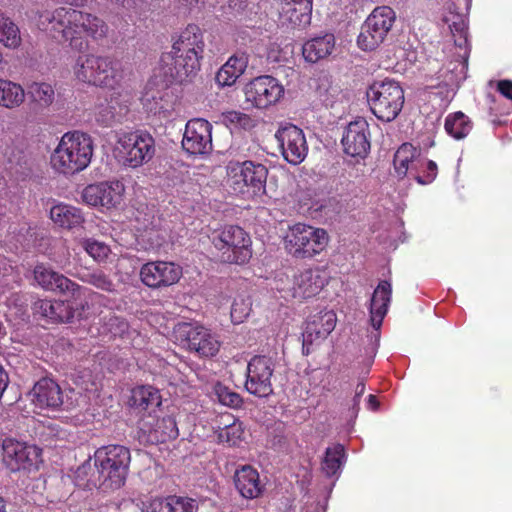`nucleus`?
<instances>
[{
    "mask_svg": "<svg viewBox=\"0 0 512 512\" xmlns=\"http://www.w3.org/2000/svg\"><path fill=\"white\" fill-rule=\"evenodd\" d=\"M37 25L55 40L69 42L77 50L87 47L85 38L98 42L105 39L109 32V26L102 18L64 7L40 13Z\"/></svg>",
    "mask_w": 512,
    "mask_h": 512,
    "instance_id": "f257e3e1",
    "label": "nucleus"
},
{
    "mask_svg": "<svg viewBox=\"0 0 512 512\" xmlns=\"http://www.w3.org/2000/svg\"><path fill=\"white\" fill-rule=\"evenodd\" d=\"M79 466L75 472L77 485L91 489L98 487L103 491L120 489L126 482L131 462L130 450L122 445H107L98 448L93 456Z\"/></svg>",
    "mask_w": 512,
    "mask_h": 512,
    "instance_id": "f03ea898",
    "label": "nucleus"
},
{
    "mask_svg": "<svg viewBox=\"0 0 512 512\" xmlns=\"http://www.w3.org/2000/svg\"><path fill=\"white\" fill-rule=\"evenodd\" d=\"M205 43L201 29L190 24L172 37L170 51L160 57V71L166 82L190 81L200 70Z\"/></svg>",
    "mask_w": 512,
    "mask_h": 512,
    "instance_id": "7ed1b4c3",
    "label": "nucleus"
},
{
    "mask_svg": "<svg viewBox=\"0 0 512 512\" xmlns=\"http://www.w3.org/2000/svg\"><path fill=\"white\" fill-rule=\"evenodd\" d=\"M469 0H458V3H452L445 9L442 21L450 30L454 39L453 60H451L445 70L440 71L439 78L446 88L454 89L466 79L468 57L470 54V45L468 42V27L466 16L463 11H455V8H468Z\"/></svg>",
    "mask_w": 512,
    "mask_h": 512,
    "instance_id": "20e7f679",
    "label": "nucleus"
},
{
    "mask_svg": "<svg viewBox=\"0 0 512 512\" xmlns=\"http://www.w3.org/2000/svg\"><path fill=\"white\" fill-rule=\"evenodd\" d=\"M95 143L91 135L80 130L64 133L50 155L51 168L58 174L73 176L91 163Z\"/></svg>",
    "mask_w": 512,
    "mask_h": 512,
    "instance_id": "39448f33",
    "label": "nucleus"
},
{
    "mask_svg": "<svg viewBox=\"0 0 512 512\" xmlns=\"http://www.w3.org/2000/svg\"><path fill=\"white\" fill-rule=\"evenodd\" d=\"M74 74L84 83L114 90L123 79V68L113 56L87 54L78 57Z\"/></svg>",
    "mask_w": 512,
    "mask_h": 512,
    "instance_id": "423d86ee",
    "label": "nucleus"
},
{
    "mask_svg": "<svg viewBox=\"0 0 512 512\" xmlns=\"http://www.w3.org/2000/svg\"><path fill=\"white\" fill-rule=\"evenodd\" d=\"M155 152V139L146 131L116 133L115 153L119 161L126 167H141L153 159Z\"/></svg>",
    "mask_w": 512,
    "mask_h": 512,
    "instance_id": "0eeeda50",
    "label": "nucleus"
},
{
    "mask_svg": "<svg viewBox=\"0 0 512 512\" xmlns=\"http://www.w3.org/2000/svg\"><path fill=\"white\" fill-rule=\"evenodd\" d=\"M366 94L372 113L383 122L393 121L403 108L404 91L394 80L375 82Z\"/></svg>",
    "mask_w": 512,
    "mask_h": 512,
    "instance_id": "6e6552de",
    "label": "nucleus"
},
{
    "mask_svg": "<svg viewBox=\"0 0 512 512\" xmlns=\"http://www.w3.org/2000/svg\"><path fill=\"white\" fill-rule=\"evenodd\" d=\"M268 169L253 161L234 162L227 166V183L235 194L249 197L265 193Z\"/></svg>",
    "mask_w": 512,
    "mask_h": 512,
    "instance_id": "1a4fd4ad",
    "label": "nucleus"
},
{
    "mask_svg": "<svg viewBox=\"0 0 512 512\" xmlns=\"http://www.w3.org/2000/svg\"><path fill=\"white\" fill-rule=\"evenodd\" d=\"M393 163L399 178H412L422 185L433 182L437 176L436 163L423 157L410 143H404L397 149Z\"/></svg>",
    "mask_w": 512,
    "mask_h": 512,
    "instance_id": "9d476101",
    "label": "nucleus"
},
{
    "mask_svg": "<svg viewBox=\"0 0 512 512\" xmlns=\"http://www.w3.org/2000/svg\"><path fill=\"white\" fill-rule=\"evenodd\" d=\"M328 239L324 229L296 223L289 227L285 236V247L295 257L310 258L326 248Z\"/></svg>",
    "mask_w": 512,
    "mask_h": 512,
    "instance_id": "9b49d317",
    "label": "nucleus"
},
{
    "mask_svg": "<svg viewBox=\"0 0 512 512\" xmlns=\"http://www.w3.org/2000/svg\"><path fill=\"white\" fill-rule=\"evenodd\" d=\"M212 242L223 262L245 264L252 257L251 238L240 226L224 227L213 237Z\"/></svg>",
    "mask_w": 512,
    "mask_h": 512,
    "instance_id": "f8f14e48",
    "label": "nucleus"
},
{
    "mask_svg": "<svg viewBox=\"0 0 512 512\" xmlns=\"http://www.w3.org/2000/svg\"><path fill=\"white\" fill-rule=\"evenodd\" d=\"M177 341L201 358H212L221 347L219 336L211 329L196 323L181 322L174 327Z\"/></svg>",
    "mask_w": 512,
    "mask_h": 512,
    "instance_id": "ddd939ff",
    "label": "nucleus"
},
{
    "mask_svg": "<svg viewBox=\"0 0 512 512\" xmlns=\"http://www.w3.org/2000/svg\"><path fill=\"white\" fill-rule=\"evenodd\" d=\"M396 21L395 11L386 5L372 10L361 25L357 46L362 51H373L387 38Z\"/></svg>",
    "mask_w": 512,
    "mask_h": 512,
    "instance_id": "4468645a",
    "label": "nucleus"
},
{
    "mask_svg": "<svg viewBox=\"0 0 512 512\" xmlns=\"http://www.w3.org/2000/svg\"><path fill=\"white\" fill-rule=\"evenodd\" d=\"M329 275L325 269H306L294 277L290 284L288 279L275 280V289L285 300L293 298L307 299L316 296L328 283Z\"/></svg>",
    "mask_w": 512,
    "mask_h": 512,
    "instance_id": "2eb2a0df",
    "label": "nucleus"
},
{
    "mask_svg": "<svg viewBox=\"0 0 512 512\" xmlns=\"http://www.w3.org/2000/svg\"><path fill=\"white\" fill-rule=\"evenodd\" d=\"M245 101L251 107L268 109L284 97L283 84L271 75H261L250 80L243 89Z\"/></svg>",
    "mask_w": 512,
    "mask_h": 512,
    "instance_id": "dca6fc26",
    "label": "nucleus"
},
{
    "mask_svg": "<svg viewBox=\"0 0 512 512\" xmlns=\"http://www.w3.org/2000/svg\"><path fill=\"white\" fill-rule=\"evenodd\" d=\"M124 195V183L114 179L86 186L82 192V200L89 206L109 211L122 206Z\"/></svg>",
    "mask_w": 512,
    "mask_h": 512,
    "instance_id": "f3484780",
    "label": "nucleus"
},
{
    "mask_svg": "<svg viewBox=\"0 0 512 512\" xmlns=\"http://www.w3.org/2000/svg\"><path fill=\"white\" fill-rule=\"evenodd\" d=\"M40 456L41 450L35 445L10 438L3 441V462L12 472L36 470L41 462Z\"/></svg>",
    "mask_w": 512,
    "mask_h": 512,
    "instance_id": "a211bd4d",
    "label": "nucleus"
},
{
    "mask_svg": "<svg viewBox=\"0 0 512 512\" xmlns=\"http://www.w3.org/2000/svg\"><path fill=\"white\" fill-rule=\"evenodd\" d=\"M273 371L274 363L270 357L254 356L247 365L246 390L257 397H267L272 394Z\"/></svg>",
    "mask_w": 512,
    "mask_h": 512,
    "instance_id": "6ab92c4d",
    "label": "nucleus"
},
{
    "mask_svg": "<svg viewBox=\"0 0 512 512\" xmlns=\"http://www.w3.org/2000/svg\"><path fill=\"white\" fill-rule=\"evenodd\" d=\"M283 158L292 165L302 163L308 154V145L302 129L285 124L275 133Z\"/></svg>",
    "mask_w": 512,
    "mask_h": 512,
    "instance_id": "aec40b11",
    "label": "nucleus"
},
{
    "mask_svg": "<svg viewBox=\"0 0 512 512\" xmlns=\"http://www.w3.org/2000/svg\"><path fill=\"white\" fill-rule=\"evenodd\" d=\"M154 81H149L142 96V104L148 114L160 121L169 120L175 111L176 97L166 86L154 87Z\"/></svg>",
    "mask_w": 512,
    "mask_h": 512,
    "instance_id": "412c9836",
    "label": "nucleus"
},
{
    "mask_svg": "<svg viewBox=\"0 0 512 512\" xmlns=\"http://www.w3.org/2000/svg\"><path fill=\"white\" fill-rule=\"evenodd\" d=\"M212 125L205 119L195 118L187 122L182 146L192 155L207 154L212 149Z\"/></svg>",
    "mask_w": 512,
    "mask_h": 512,
    "instance_id": "4be33fe9",
    "label": "nucleus"
},
{
    "mask_svg": "<svg viewBox=\"0 0 512 512\" xmlns=\"http://www.w3.org/2000/svg\"><path fill=\"white\" fill-rule=\"evenodd\" d=\"M182 268L174 262L153 261L144 264L140 270L142 282L150 288L168 287L177 283Z\"/></svg>",
    "mask_w": 512,
    "mask_h": 512,
    "instance_id": "5701e85b",
    "label": "nucleus"
},
{
    "mask_svg": "<svg viewBox=\"0 0 512 512\" xmlns=\"http://www.w3.org/2000/svg\"><path fill=\"white\" fill-rule=\"evenodd\" d=\"M369 125L364 118L350 122L344 130L341 143L345 154L364 158L370 149Z\"/></svg>",
    "mask_w": 512,
    "mask_h": 512,
    "instance_id": "b1692460",
    "label": "nucleus"
},
{
    "mask_svg": "<svg viewBox=\"0 0 512 512\" xmlns=\"http://www.w3.org/2000/svg\"><path fill=\"white\" fill-rule=\"evenodd\" d=\"M130 96L123 92H113L109 98L100 101L96 106V120L103 126L109 127L121 122L127 114Z\"/></svg>",
    "mask_w": 512,
    "mask_h": 512,
    "instance_id": "393cba45",
    "label": "nucleus"
},
{
    "mask_svg": "<svg viewBox=\"0 0 512 512\" xmlns=\"http://www.w3.org/2000/svg\"><path fill=\"white\" fill-rule=\"evenodd\" d=\"M34 278L44 289L59 292H71L73 296H85L86 288H82L67 277L54 271L44 264L34 268Z\"/></svg>",
    "mask_w": 512,
    "mask_h": 512,
    "instance_id": "a878e982",
    "label": "nucleus"
},
{
    "mask_svg": "<svg viewBox=\"0 0 512 512\" xmlns=\"http://www.w3.org/2000/svg\"><path fill=\"white\" fill-rule=\"evenodd\" d=\"M336 315L332 311L324 312L308 320L302 334L303 352L308 354L310 346L315 342L325 339L335 328Z\"/></svg>",
    "mask_w": 512,
    "mask_h": 512,
    "instance_id": "bb28decb",
    "label": "nucleus"
},
{
    "mask_svg": "<svg viewBox=\"0 0 512 512\" xmlns=\"http://www.w3.org/2000/svg\"><path fill=\"white\" fill-rule=\"evenodd\" d=\"M31 400L38 408L58 409L64 405L63 392L56 381L42 378L37 381L30 393Z\"/></svg>",
    "mask_w": 512,
    "mask_h": 512,
    "instance_id": "cd10ccee",
    "label": "nucleus"
},
{
    "mask_svg": "<svg viewBox=\"0 0 512 512\" xmlns=\"http://www.w3.org/2000/svg\"><path fill=\"white\" fill-rule=\"evenodd\" d=\"M392 287L388 281H381L375 288L369 305L370 323L375 330L382 326L391 302Z\"/></svg>",
    "mask_w": 512,
    "mask_h": 512,
    "instance_id": "c85d7f7f",
    "label": "nucleus"
},
{
    "mask_svg": "<svg viewBox=\"0 0 512 512\" xmlns=\"http://www.w3.org/2000/svg\"><path fill=\"white\" fill-rule=\"evenodd\" d=\"M33 311L51 322H69L75 316L70 303L62 300L39 299L34 302Z\"/></svg>",
    "mask_w": 512,
    "mask_h": 512,
    "instance_id": "c756f323",
    "label": "nucleus"
},
{
    "mask_svg": "<svg viewBox=\"0 0 512 512\" xmlns=\"http://www.w3.org/2000/svg\"><path fill=\"white\" fill-rule=\"evenodd\" d=\"M249 62V56L244 51H238L228 58V60L218 70L215 80L221 87H230L234 85L237 79L244 74Z\"/></svg>",
    "mask_w": 512,
    "mask_h": 512,
    "instance_id": "7c9ffc66",
    "label": "nucleus"
},
{
    "mask_svg": "<svg viewBox=\"0 0 512 512\" xmlns=\"http://www.w3.org/2000/svg\"><path fill=\"white\" fill-rule=\"evenodd\" d=\"M235 486L241 496L246 499H255L264 490V485L260 481L258 471L249 465L243 466L236 471Z\"/></svg>",
    "mask_w": 512,
    "mask_h": 512,
    "instance_id": "2f4dec72",
    "label": "nucleus"
},
{
    "mask_svg": "<svg viewBox=\"0 0 512 512\" xmlns=\"http://www.w3.org/2000/svg\"><path fill=\"white\" fill-rule=\"evenodd\" d=\"M334 49L335 36L325 34L306 41L302 47V54L307 62L317 63L330 56Z\"/></svg>",
    "mask_w": 512,
    "mask_h": 512,
    "instance_id": "473e14b6",
    "label": "nucleus"
},
{
    "mask_svg": "<svg viewBox=\"0 0 512 512\" xmlns=\"http://www.w3.org/2000/svg\"><path fill=\"white\" fill-rule=\"evenodd\" d=\"M50 219L55 225L70 230L83 224L84 215L81 209L75 206L57 203L50 208Z\"/></svg>",
    "mask_w": 512,
    "mask_h": 512,
    "instance_id": "72a5a7b5",
    "label": "nucleus"
},
{
    "mask_svg": "<svg viewBox=\"0 0 512 512\" xmlns=\"http://www.w3.org/2000/svg\"><path fill=\"white\" fill-rule=\"evenodd\" d=\"M161 395L152 386H139L132 390L130 405L140 410H149L160 406Z\"/></svg>",
    "mask_w": 512,
    "mask_h": 512,
    "instance_id": "f704fd0d",
    "label": "nucleus"
},
{
    "mask_svg": "<svg viewBox=\"0 0 512 512\" xmlns=\"http://www.w3.org/2000/svg\"><path fill=\"white\" fill-rule=\"evenodd\" d=\"M25 100L23 87L13 81L0 78V106L14 109L22 105Z\"/></svg>",
    "mask_w": 512,
    "mask_h": 512,
    "instance_id": "c9c22d12",
    "label": "nucleus"
},
{
    "mask_svg": "<svg viewBox=\"0 0 512 512\" xmlns=\"http://www.w3.org/2000/svg\"><path fill=\"white\" fill-rule=\"evenodd\" d=\"M311 12L300 11V6L293 5L292 3L280 1L279 4V20L282 25L306 26L310 23Z\"/></svg>",
    "mask_w": 512,
    "mask_h": 512,
    "instance_id": "e433bc0d",
    "label": "nucleus"
},
{
    "mask_svg": "<svg viewBox=\"0 0 512 512\" xmlns=\"http://www.w3.org/2000/svg\"><path fill=\"white\" fill-rule=\"evenodd\" d=\"M345 462V451L341 444L328 447L322 461V470L324 473L332 477L337 475Z\"/></svg>",
    "mask_w": 512,
    "mask_h": 512,
    "instance_id": "4c0bfd02",
    "label": "nucleus"
},
{
    "mask_svg": "<svg viewBox=\"0 0 512 512\" xmlns=\"http://www.w3.org/2000/svg\"><path fill=\"white\" fill-rule=\"evenodd\" d=\"M472 124L462 112L449 114L445 119L446 132L455 139L465 138L471 131Z\"/></svg>",
    "mask_w": 512,
    "mask_h": 512,
    "instance_id": "58836bf2",
    "label": "nucleus"
},
{
    "mask_svg": "<svg viewBox=\"0 0 512 512\" xmlns=\"http://www.w3.org/2000/svg\"><path fill=\"white\" fill-rule=\"evenodd\" d=\"M18 26L4 13L0 16V42L7 48L15 49L21 45Z\"/></svg>",
    "mask_w": 512,
    "mask_h": 512,
    "instance_id": "ea45409f",
    "label": "nucleus"
},
{
    "mask_svg": "<svg viewBox=\"0 0 512 512\" xmlns=\"http://www.w3.org/2000/svg\"><path fill=\"white\" fill-rule=\"evenodd\" d=\"M178 436L176 421L172 417H164L156 421L155 426L149 431L152 441L166 442Z\"/></svg>",
    "mask_w": 512,
    "mask_h": 512,
    "instance_id": "a19ab883",
    "label": "nucleus"
},
{
    "mask_svg": "<svg viewBox=\"0 0 512 512\" xmlns=\"http://www.w3.org/2000/svg\"><path fill=\"white\" fill-rule=\"evenodd\" d=\"M226 418L225 426L217 431V440L219 443L236 446L241 441L244 433L242 424L234 420L230 423V415H227Z\"/></svg>",
    "mask_w": 512,
    "mask_h": 512,
    "instance_id": "79ce46f5",
    "label": "nucleus"
},
{
    "mask_svg": "<svg viewBox=\"0 0 512 512\" xmlns=\"http://www.w3.org/2000/svg\"><path fill=\"white\" fill-rule=\"evenodd\" d=\"M28 94L34 102L40 106L47 107L54 101L55 93L53 87L45 82H34L28 87Z\"/></svg>",
    "mask_w": 512,
    "mask_h": 512,
    "instance_id": "37998d69",
    "label": "nucleus"
},
{
    "mask_svg": "<svg viewBox=\"0 0 512 512\" xmlns=\"http://www.w3.org/2000/svg\"><path fill=\"white\" fill-rule=\"evenodd\" d=\"M81 247L97 262L106 261L111 254V249L106 243L94 238L82 239Z\"/></svg>",
    "mask_w": 512,
    "mask_h": 512,
    "instance_id": "c03bdc74",
    "label": "nucleus"
},
{
    "mask_svg": "<svg viewBox=\"0 0 512 512\" xmlns=\"http://www.w3.org/2000/svg\"><path fill=\"white\" fill-rule=\"evenodd\" d=\"M252 302L248 295H237L231 306V320L234 324L243 323L251 312Z\"/></svg>",
    "mask_w": 512,
    "mask_h": 512,
    "instance_id": "a18cd8bd",
    "label": "nucleus"
},
{
    "mask_svg": "<svg viewBox=\"0 0 512 512\" xmlns=\"http://www.w3.org/2000/svg\"><path fill=\"white\" fill-rule=\"evenodd\" d=\"M168 505L170 512H197L198 510V502L184 496H169Z\"/></svg>",
    "mask_w": 512,
    "mask_h": 512,
    "instance_id": "49530a36",
    "label": "nucleus"
},
{
    "mask_svg": "<svg viewBox=\"0 0 512 512\" xmlns=\"http://www.w3.org/2000/svg\"><path fill=\"white\" fill-rule=\"evenodd\" d=\"M214 391L218 401L223 405L235 408L239 407L242 403V399L239 394L231 391L228 387L222 384L215 385Z\"/></svg>",
    "mask_w": 512,
    "mask_h": 512,
    "instance_id": "de8ad7c7",
    "label": "nucleus"
},
{
    "mask_svg": "<svg viewBox=\"0 0 512 512\" xmlns=\"http://www.w3.org/2000/svg\"><path fill=\"white\" fill-rule=\"evenodd\" d=\"M86 282L104 291H112L114 289L113 282L101 271L88 274Z\"/></svg>",
    "mask_w": 512,
    "mask_h": 512,
    "instance_id": "09e8293b",
    "label": "nucleus"
},
{
    "mask_svg": "<svg viewBox=\"0 0 512 512\" xmlns=\"http://www.w3.org/2000/svg\"><path fill=\"white\" fill-rule=\"evenodd\" d=\"M141 512H170L167 498L152 499Z\"/></svg>",
    "mask_w": 512,
    "mask_h": 512,
    "instance_id": "8fccbe9b",
    "label": "nucleus"
},
{
    "mask_svg": "<svg viewBox=\"0 0 512 512\" xmlns=\"http://www.w3.org/2000/svg\"><path fill=\"white\" fill-rule=\"evenodd\" d=\"M497 90L505 98L512 101V81L511 80H500L497 83Z\"/></svg>",
    "mask_w": 512,
    "mask_h": 512,
    "instance_id": "3c124183",
    "label": "nucleus"
},
{
    "mask_svg": "<svg viewBox=\"0 0 512 512\" xmlns=\"http://www.w3.org/2000/svg\"><path fill=\"white\" fill-rule=\"evenodd\" d=\"M224 119L230 123H241L243 119H246V115L237 111H230L224 115Z\"/></svg>",
    "mask_w": 512,
    "mask_h": 512,
    "instance_id": "603ef678",
    "label": "nucleus"
},
{
    "mask_svg": "<svg viewBox=\"0 0 512 512\" xmlns=\"http://www.w3.org/2000/svg\"><path fill=\"white\" fill-rule=\"evenodd\" d=\"M9 383L8 374L5 372L3 367L0 365V398L6 390Z\"/></svg>",
    "mask_w": 512,
    "mask_h": 512,
    "instance_id": "864d4df0",
    "label": "nucleus"
},
{
    "mask_svg": "<svg viewBox=\"0 0 512 512\" xmlns=\"http://www.w3.org/2000/svg\"><path fill=\"white\" fill-rule=\"evenodd\" d=\"M365 392V383L363 380L359 381L355 388V395H354V405H358L360 402L361 396Z\"/></svg>",
    "mask_w": 512,
    "mask_h": 512,
    "instance_id": "5fc2aeb1",
    "label": "nucleus"
},
{
    "mask_svg": "<svg viewBox=\"0 0 512 512\" xmlns=\"http://www.w3.org/2000/svg\"><path fill=\"white\" fill-rule=\"evenodd\" d=\"M325 372L322 370H314L310 376V381L313 382L315 385L322 382L324 379Z\"/></svg>",
    "mask_w": 512,
    "mask_h": 512,
    "instance_id": "6e6d98bb",
    "label": "nucleus"
},
{
    "mask_svg": "<svg viewBox=\"0 0 512 512\" xmlns=\"http://www.w3.org/2000/svg\"><path fill=\"white\" fill-rule=\"evenodd\" d=\"M247 0H228V5L233 10H241L244 8V5Z\"/></svg>",
    "mask_w": 512,
    "mask_h": 512,
    "instance_id": "4d7b16f0",
    "label": "nucleus"
},
{
    "mask_svg": "<svg viewBox=\"0 0 512 512\" xmlns=\"http://www.w3.org/2000/svg\"><path fill=\"white\" fill-rule=\"evenodd\" d=\"M367 405H368L369 409L374 410V411L377 410L379 407V402H378L376 396H374L372 394L369 395Z\"/></svg>",
    "mask_w": 512,
    "mask_h": 512,
    "instance_id": "13d9d810",
    "label": "nucleus"
},
{
    "mask_svg": "<svg viewBox=\"0 0 512 512\" xmlns=\"http://www.w3.org/2000/svg\"><path fill=\"white\" fill-rule=\"evenodd\" d=\"M268 59L274 61V62H279L281 59L280 57L275 54V51L273 49H271L269 52H268V55H267Z\"/></svg>",
    "mask_w": 512,
    "mask_h": 512,
    "instance_id": "bf43d9fd",
    "label": "nucleus"
},
{
    "mask_svg": "<svg viewBox=\"0 0 512 512\" xmlns=\"http://www.w3.org/2000/svg\"><path fill=\"white\" fill-rule=\"evenodd\" d=\"M187 6L189 7H195L198 3H199V0H182Z\"/></svg>",
    "mask_w": 512,
    "mask_h": 512,
    "instance_id": "052dcab7",
    "label": "nucleus"
},
{
    "mask_svg": "<svg viewBox=\"0 0 512 512\" xmlns=\"http://www.w3.org/2000/svg\"><path fill=\"white\" fill-rule=\"evenodd\" d=\"M0 512H5L4 501L1 497H0Z\"/></svg>",
    "mask_w": 512,
    "mask_h": 512,
    "instance_id": "680f3d73",
    "label": "nucleus"
},
{
    "mask_svg": "<svg viewBox=\"0 0 512 512\" xmlns=\"http://www.w3.org/2000/svg\"><path fill=\"white\" fill-rule=\"evenodd\" d=\"M3 61V56H2V53L0 52V63H2Z\"/></svg>",
    "mask_w": 512,
    "mask_h": 512,
    "instance_id": "e2e57ef3",
    "label": "nucleus"
}]
</instances>
